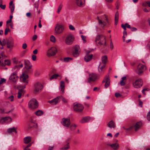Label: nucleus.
<instances>
[{
	"instance_id": "nucleus-1",
	"label": "nucleus",
	"mask_w": 150,
	"mask_h": 150,
	"mask_svg": "<svg viewBox=\"0 0 150 150\" xmlns=\"http://www.w3.org/2000/svg\"><path fill=\"white\" fill-rule=\"evenodd\" d=\"M25 67L26 69L25 71L26 73L23 72V73L21 76L20 77L21 80L23 82L25 83L27 85L28 83V80H27L28 78V75L26 74L28 73L29 71V69H30L32 67V65L30 64L29 62H25Z\"/></svg>"
},
{
	"instance_id": "nucleus-2",
	"label": "nucleus",
	"mask_w": 150,
	"mask_h": 150,
	"mask_svg": "<svg viewBox=\"0 0 150 150\" xmlns=\"http://www.w3.org/2000/svg\"><path fill=\"white\" fill-rule=\"evenodd\" d=\"M97 19L98 23L101 26L103 27L104 26L109 23L108 18L106 16L101 12L98 13Z\"/></svg>"
},
{
	"instance_id": "nucleus-3",
	"label": "nucleus",
	"mask_w": 150,
	"mask_h": 150,
	"mask_svg": "<svg viewBox=\"0 0 150 150\" xmlns=\"http://www.w3.org/2000/svg\"><path fill=\"white\" fill-rule=\"evenodd\" d=\"M95 42L99 45L103 47L106 46L105 38L103 35H98L96 38Z\"/></svg>"
},
{
	"instance_id": "nucleus-4",
	"label": "nucleus",
	"mask_w": 150,
	"mask_h": 150,
	"mask_svg": "<svg viewBox=\"0 0 150 150\" xmlns=\"http://www.w3.org/2000/svg\"><path fill=\"white\" fill-rule=\"evenodd\" d=\"M142 125V123L141 122H137L135 124L131 125L129 127L126 128L124 127L122 128L126 130L127 131H133L134 130L135 131L138 130L140 127Z\"/></svg>"
},
{
	"instance_id": "nucleus-5",
	"label": "nucleus",
	"mask_w": 150,
	"mask_h": 150,
	"mask_svg": "<svg viewBox=\"0 0 150 150\" xmlns=\"http://www.w3.org/2000/svg\"><path fill=\"white\" fill-rule=\"evenodd\" d=\"M34 91L35 93H38L40 92L43 89L42 84L39 82H37L34 84Z\"/></svg>"
},
{
	"instance_id": "nucleus-6",
	"label": "nucleus",
	"mask_w": 150,
	"mask_h": 150,
	"mask_svg": "<svg viewBox=\"0 0 150 150\" xmlns=\"http://www.w3.org/2000/svg\"><path fill=\"white\" fill-rule=\"evenodd\" d=\"M64 29L63 25L61 24H57L55 27L54 32L57 34H60L63 32Z\"/></svg>"
},
{
	"instance_id": "nucleus-7",
	"label": "nucleus",
	"mask_w": 150,
	"mask_h": 150,
	"mask_svg": "<svg viewBox=\"0 0 150 150\" xmlns=\"http://www.w3.org/2000/svg\"><path fill=\"white\" fill-rule=\"evenodd\" d=\"M38 106V103L36 99H32L29 102L28 106L31 109L36 108Z\"/></svg>"
},
{
	"instance_id": "nucleus-8",
	"label": "nucleus",
	"mask_w": 150,
	"mask_h": 150,
	"mask_svg": "<svg viewBox=\"0 0 150 150\" xmlns=\"http://www.w3.org/2000/svg\"><path fill=\"white\" fill-rule=\"evenodd\" d=\"M57 52L56 47H52L49 49L47 52V55L48 57H51L54 55Z\"/></svg>"
},
{
	"instance_id": "nucleus-9",
	"label": "nucleus",
	"mask_w": 150,
	"mask_h": 150,
	"mask_svg": "<svg viewBox=\"0 0 150 150\" xmlns=\"http://www.w3.org/2000/svg\"><path fill=\"white\" fill-rule=\"evenodd\" d=\"M83 106L81 104L77 103L74 105V109L76 112H81L83 111Z\"/></svg>"
},
{
	"instance_id": "nucleus-10",
	"label": "nucleus",
	"mask_w": 150,
	"mask_h": 150,
	"mask_svg": "<svg viewBox=\"0 0 150 150\" xmlns=\"http://www.w3.org/2000/svg\"><path fill=\"white\" fill-rule=\"evenodd\" d=\"M74 40V36L71 34L67 36L65 40L66 43L68 45L72 44Z\"/></svg>"
},
{
	"instance_id": "nucleus-11",
	"label": "nucleus",
	"mask_w": 150,
	"mask_h": 150,
	"mask_svg": "<svg viewBox=\"0 0 150 150\" xmlns=\"http://www.w3.org/2000/svg\"><path fill=\"white\" fill-rule=\"evenodd\" d=\"M73 50L72 55L74 57H78L80 52V48L77 45H75L73 47Z\"/></svg>"
},
{
	"instance_id": "nucleus-12",
	"label": "nucleus",
	"mask_w": 150,
	"mask_h": 150,
	"mask_svg": "<svg viewBox=\"0 0 150 150\" xmlns=\"http://www.w3.org/2000/svg\"><path fill=\"white\" fill-rule=\"evenodd\" d=\"M143 84V82L142 80L139 79L133 83V86L135 88H139L142 86Z\"/></svg>"
},
{
	"instance_id": "nucleus-13",
	"label": "nucleus",
	"mask_w": 150,
	"mask_h": 150,
	"mask_svg": "<svg viewBox=\"0 0 150 150\" xmlns=\"http://www.w3.org/2000/svg\"><path fill=\"white\" fill-rule=\"evenodd\" d=\"M97 75L96 74L92 73L90 74L87 79V81L88 83H90L91 82H94L97 79Z\"/></svg>"
},
{
	"instance_id": "nucleus-14",
	"label": "nucleus",
	"mask_w": 150,
	"mask_h": 150,
	"mask_svg": "<svg viewBox=\"0 0 150 150\" xmlns=\"http://www.w3.org/2000/svg\"><path fill=\"white\" fill-rule=\"evenodd\" d=\"M7 47L8 49H12L14 46V40L11 37L9 38L6 42Z\"/></svg>"
},
{
	"instance_id": "nucleus-15",
	"label": "nucleus",
	"mask_w": 150,
	"mask_h": 150,
	"mask_svg": "<svg viewBox=\"0 0 150 150\" xmlns=\"http://www.w3.org/2000/svg\"><path fill=\"white\" fill-rule=\"evenodd\" d=\"M62 123L64 126L69 127L70 125V120L69 118H64L62 119Z\"/></svg>"
},
{
	"instance_id": "nucleus-16",
	"label": "nucleus",
	"mask_w": 150,
	"mask_h": 150,
	"mask_svg": "<svg viewBox=\"0 0 150 150\" xmlns=\"http://www.w3.org/2000/svg\"><path fill=\"white\" fill-rule=\"evenodd\" d=\"M145 66L142 64H139L137 67L136 72L139 75L142 74L144 72V69Z\"/></svg>"
},
{
	"instance_id": "nucleus-17",
	"label": "nucleus",
	"mask_w": 150,
	"mask_h": 150,
	"mask_svg": "<svg viewBox=\"0 0 150 150\" xmlns=\"http://www.w3.org/2000/svg\"><path fill=\"white\" fill-rule=\"evenodd\" d=\"M61 97H62V96L57 97L52 100L48 101V102L52 105H55L60 101V100L61 99Z\"/></svg>"
},
{
	"instance_id": "nucleus-18",
	"label": "nucleus",
	"mask_w": 150,
	"mask_h": 150,
	"mask_svg": "<svg viewBox=\"0 0 150 150\" xmlns=\"http://www.w3.org/2000/svg\"><path fill=\"white\" fill-rule=\"evenodd\" d=\"M102 83H105V87L106 88H108L110 85V80L108 75L106 76L104 78L102 81Z\"/></svg>"
},
{
	"instance_id": "nucleus-19",
	"label": "nucleus",
	"mask_w": 150,
	"mask_h": 150,
	"mask_svg": "<svg viewBox=\"0 0 150 150\" xmlns=\"http://www.w3.org/2000/svg\"><path fill=\"white\" fill-rule=\"evenodd\" d=\"M76 5L79 7H83L85 5V0H75Z\"/></svg>"
},
{
	"instance_id": "nucleus-20",
	"label": "nucleus",
	"mask_w": 150,
	"mask_h": 150,
	"mask_svg": "<svg viewBox=\"0 0 150 150\" xmlns=\"http://www.w3.org/2000/svg\"><path fill=\"white\" fill-rule=\"evenodd\" d=\"M105 66V64L103 63H100L98 67V70L100 73H102L104 71Z\"/></svg>"
},
{
	"instance_id": "nucleus-21",
	"label": "nucleus",
	"mask_w": 150,
	"mask_h": 150,
	"mask_svg": "<svg viewBox=\"0 0 150 150\" xmlns=\"http://www.w3.org/2000/svg\"><path fill=\"white\" fill-rule=\"evenodd\" d=\"M18 77V76L17 75L16 73L15 72H14L11 74L9 79L10 80H11L15 82L17 80Z\"/></svg>"
},
{
	"instance_id": "nucleus-22",
	"label": "nucleus",
	"mask_w": 150,
	"mask_h": 150,
	"mask_svg": "<svg viewBox=\"0 0 150 150\" xmlns=\"http://www.w3.org/2000/svg\"><path fill=\"white\" fill-rule=\"evenodd\" d=\"M70 148L69 143L67 141H65L63 144V146L60 148L62 150H66L69 149Z\"/></svg>"
},
{
	"instance_id": "nucleus-23",
	"label": "nucleus",
	"mask_w": 150,
	"mask_h": 150,
	"mask_svg": "<svg viewBox=\"0 0 150 150\" xmlns=\"http://www.w3.org/2000/svg\"><path fill=\"white\" fill-rule=\"evenodd\" d=\"M107 145L110 146V147L114 150H117L119 148V146L118 144L117 143L112 144H107Z\"/></svg>"
},
{
	"instance_id": "nucleus-24",
	"label": "nucleus",
	"mask_w": 150,
	"mask_h": 150,
	"mask_svg": "<svg viewBox=\"0 0 150 150\" xmlns=\"http://www.w3.org/2000/svg\"><path fill=\"white\" fill-rule=\"evenodd\" d=\"M93 56V55L92 54L89 55L86 54L84 58V60L86 62H88L92 59Z\"/></svg>"
},
{
	"instance_id": "nucleus-25",
	"label": "nucleus",
	"mask_w": 150,
	"mask_h": 150,
	"mask_svg": "<svg viewBox=\"0 0 150 150\" xmlns=\"http://www.w3.org/2000/svg\"><path fill=\"white\" fill-rule=\"evenodd\" d=\"M17 129V127H13L9 128L7 130V132L9 134L14 133L15 134H16L17 133L16 131Z\"/></svg>"
},
{
	"instance_id": "nucleus-26",
	"label": "nucleus",
	"mask_w": 150,
	"mask_h": 150,
	"mask_svg": "<svg viewBox=\"0 0 150 150\" xmlns=\"http://www.w3.org/2000/svg\"><path fill=\"white\" fill-rule=\"evenodd\" d=\"M91 117H83L80 121L81 123H83L85 122H88L90 120Z\"/></svg>"
},
{
	"instance_id": "nucleus-27",
	"label": "nucleus",
	"mask_w": 150,
	"mask_h": 150,
	"mask_svg": "<svg viewBox=\"0 0 150 150\" xmlns=\"http://www.w3.org/2000/svg\"><path fill=\"white\" fill-rule=\"evenodd\" d=\"M25 88V86H23L22 87V89H20L19 90L18 92V96L17 98H21L22 95V94H24L23 93V89Z\"/></svg>"
},
{
	"instance_id": "nucleus-28",
	"label": "nucleus",
	"mask_w": 150,
	"mask_h": 150,
	"mask_svg": "<svg viewBox=\"0 0 150 150\" xmlns=\"http://www.w3.org/2000/svg\"><path fill=\"white\" fill-rule=\"evenodd\" d=\"M107 126L110 128H114L115 127V123L112 120L109 122L107 124Z\"/></svg>"
},
{
	"instance_id": "nucleus-29",
	"label": "nucleus",
	"mask_w": 150,
	"mask_h": 150,
	"mask_svg": "<svg viewBox=\"0 0 150 150\" xmlns=\"http://www.w3.org/2000/svg\"><path fill=\"white\" fill-rule=\"evenodd\" d=\"M119 18V13L118 11H117L116 13L115 18V23L114 24L115 25H116L118 22Z\"/></svg>"
},
{
	"instance_id": "nucleus-30",
	"label": "nucleus",
	"mask_w": 150,
	"mask_h": 150,
	"mask_svg": "<svg viewBox=\"0 0 150 150\" xmlns=\"http://www.w3.org/2000/svg\"><path fill=\"white\" fill-rule=\"evenodd\" d=\"M64 86L65 84L64 82L62 81H61L60 82V85L59 88L60 90V91H62V93H64Z\"/></svg>"
},
{
	"instance_id": "nucleus-31",
	"label": "nucleus",
	"mask_w": 150,
	"mask_h": 150,
	"mask_svg": "<svg viewBox=\"0 0 150 150\" xmlns=\"http://www.w3.org/2000/svg\"><path fill=\"white\" fill-rule=\"evenodd\" d=\"M126 76H124L121 78V80L120 81V84L122 86H124L126 83Z\"/></svg>"
},
{
	"instance_id": "nucleus-32",
	"label": "nucleus",
	"mask_w": 150,
	"mask_h": 150,
	"mask_svg": "<svg viewBox=\"0 0 150 150\" xmlns=\"http://www.w3.org/2000/svg\"><path fill=\"white\" fill-rule=\"evenodd\" d=\"M31 138L30 137H27L24 139V142L25 144H28L30 142Z\"/></svg>"
},
{
	"instance_id": "nucleus-33",
	"label": "nucleus",
	"mask_w": 150,
	"mask_h": 150,
	"mask_svg": "<svg viewBox=\"0 0 150 150\" xmlns=\"http://www.w3.org/2000/svg\"><path fill=\"white\" fill-rule=\"evenodd\" d=\"M102 62L101 63H103L105 64L107 61V57L106 56H104L102 57Z\"/></svg>"
},
{
	"instance_id": "nucleus-34",
	"label": "nucleus",
	"mask_w": 150,
	"mask_h": 150,
	"mask_svg": "<svg viewBox=\"0 0 150 150\" xmlns=\"http://www.w3.org/2000/svg\"><path fill=\"white\" fill-rule=\"evenodd\" d=\"M35 114L37 116H40L43 115V112L42 110H38L35 112Z\"/></svg>"
},
{
	"instance_id": "nucleus-35",
	"label": "nucleus",
	"mask_w": 150,
	"mask_h": 150,
	"mask_svg": "<svg viewBox=\"0 0 150 150\" xmlns=\"http://www.w3.org/2000/svg\"><path fill=\"white\" fill-rule=\"evenodd\" d=\"M76 127V125L75 124H72L71 125L70 124V125L69 127L70 130L72 131L75 130Z\"/></svg>"
},
{
	"instance_id": "nucleus-36",
	"label": "nucleus",
	"mask_w": 150,
	"mask_h": 150,
	"mask_svg": "<svg viewBox=\"0 0 150 150\" xmlns=\"http://www.w3.org/2000/svg\"><path fill=\"white\" fill-rule=\"evenodd\" d=\"M142 5L144 6H148L149 7H150V1H148L144 2L143 3Z\"/></svg>"
},
{
	"instance_id": "nucleus-37",
	"label": "nucleus",
	"mask_w": 150,
	"mask_h": 150,
	"mask_svg": "<svg viewBox=\"0 0 150 150\" xmlns=\"http://www.w3.org/2000/svg\"><path fill=\"white\" fill-rule=\"evenodd\" d=\"M59 76V75L58 74H54L50 77V80H51L54 79H56Z\"/></svg>"
},
{
	"instance_id": "nucleus-38",
	"label": "nucleus",
	"mask_w": 150,
	"mask_h": 150,
	"mask_svg": "<svg viewBox=\"0 0 150 150\" xmlns=\"http://www.w3.org/2000/svg\"><path fill=\"white\" fill-rule=\"evenodd\" d=\"M4 118H6V119H4L5 120L6 123H7L8 122H10L11 121V118L9 117H4Z\"/></svg>"
},
{
	"instance_id": "nucleus-39",
	"label": "nucleus",
	"mask_w": 150,
	"mask_h": 150,
	"mask_svg": "<svg viewBox=\"0 0 150 150\" xmlns=\"http://www.w3.org/2000/svg\"><path fill=\"white\" fill-rule=\"evenodd\" d=\"M23 67V64L22 63H20V64H17L14 67V69H19L20 68H22Z\"/></svg>"
},
{
	"instance_id": "nucleus-40",
	"label": "nucleus",
	"mask_w": 150,
	"mask_h": 150,
	"mask_svg": "<svg viewBox=\"0 0 150 150\" xmlns=\"http://www.w3.org/2000/svg\"><path fill=\"white\" fill-rule=\"evenodd\" d=\"M50 41L53 42H56V38L53 35H52L50 37Z\"/></svg>"
},
{
	"instance_id": "nucleus-41",
	"label": "nucleus",
	"mask_w": 150,
	"mask_h": 150,
	"mask_svg": "<svg viewBox=\"0 0 150 150\" xmlns=\"http://www.w3.org/2000/svg\"><path fill=\"white\" fill-rule=\"evenodd\" d=\"M9 8L11 10V11L12 14L14 9L15 6L14 5H13L12 6H9Z\"/></svg>"
},
{
	"instance_id": "nucleus-42",
	"label": "nucleus",
	"mask_w": 150,
	"mask_h": 150,
	"mask_svg": "<svg viewBox=\"0 0 150 150\" xmlns=\"http://www.w3.org/2000/svg\"><path fill=\"white\" fill-rule=\"evenodd\" d=\"M8 99L11 102H12L14 100V97L13 96V95L11 96H9L8 97Z\"/></svg>"
},
{
	"instance_id": "nucleus-43",
	"label": "nucleus",
	"mask_w": 150,
	"mask_h": 150,
	"mask_svg": "<svg viewBox=\"0 0 150 150\" xmlns=\"http://www.w3.org/2000/svg\"><path fill=\"white\" fill-rule=\"evenodd\" d=\"M72 59V58L70 57H66L64 59V61L66 62H69L70 60H71Z\"/></svg>"
},
{
	"instance_id": "nucleus-44",
	"label": "nucleus",
	"mask_w": 150,
	"mask_h": 150,
	"mask_svg": "<svg viewBox=\"0 0 150 150\" xmlns=\"http://www.w3.org/2000/svg\"><path fill=\"white\" fill-rule=\"evenodd\" d=\"M62 4H60L58 8L57 9V13H59L61 10L62 8Z\"/></svg>"
},
{
	"instance_id": "nucleus-45",
	"label": "nucleus",
	"mask_w": 150,
	"mask_h": 150,
	"mask_svg": "<svg viewBox=\"0 0 150 150\" xmlns=\"http://www.w3.org/2000/svg\"><path fill=\"white\" fill-rule=\"evenodd\" d=\"M81 37L82 38V39L83 40V42L84 43H85L86 42V37L85 36H84L83 35H81Z\"/></svg>"
},
{
	"instance_id": "nucleus-46",
	"label": "nucleus",
	"mask_w": 150,
	"mask_h": 150,
	"mask_svg": "<svg viewBox=\"0 0 150 150\" xmlns=\"http://www.w3.org/2000/svg\"><path fill=\"white\" fill-rule=\"evenodd\" d=\"M10 31V30L8 28H6L5 30L4 34L5 35H6L8 32Z\"/></svg>"
},
{
	"instance_id": "nucleus-47",
	"label": "nucleus",
	"mask_w": 150,
	"mask_h": 150,
	"mask_svg": "<svg viewBox=\"0 0 150 150\" xmlns=\"http://www.w3.org/2000/svg\"><path fill=\"white\" fill-rule=\"evenodd\" d=\"M10 62L9 60H6L4 61V64L5 65H9L10 64Z\"/></svg>"
},
{
	"instance_id": "nucleus-48",
	"label": "nucleus",
	"mask_w": 150,
	"mask_h": 150,
	"mask_svg": "<svg viewBox=\"0 0 150 150\" xmlns=\"http://www.w3.org/2000/svg\"><path fill=\"white\" fill-rule=\"evenodd\" d=\"M6 118H4V117L0 119V122L1 124H4V123H6L5 121V120H4V119H6Z\"/></svg>"
},
{
	"instance_id": "nucleus-49",
	"label": "nucleus",
	"mask_w": 150,
	"mask_h": 150,
	"mask_svg": "<svg viewBox=\"0 0 150 150\" xmlns=\"http://www.w3.org/2000/svg\"><path fill=\"white\" fill-rule=\"evenodd\" d=\"M6 80L4 78H1L0 80V85H1L3 83L5 82Z\"/></svg>"
},
{
	"instance_id": "nucleus-50",
	"label": "nucleus",
	"mask_w": 150,
	"mask_h": 150,
	"mask_svg": "<svg viewBox=\"0 0 150 150\" xmlns=\"http://www.w3.org/2000/svg\"><path fill=\"white\" fill-rule=\"evenodd\" d=\"M110 48L111 50H112L114 48V46L111 40L110 43Z\"/></svg>"
},
{
	"instance_id": "nucleus-51",
	"label": "nucleus",
	"mask_w": 150,
	"mask_h": 150,
	"mask_svg": "<svg viewBox=\"0 0 150 150\" xmlns=\"http://www.w3.org/2000/svg\"><path fill=\"white\" fill-rule=\"evenodd\" d=\"M69 28L70 30H75L74 27L71 25H69Z\"/></svg>"
},
{
	"instance_id": "nucleus-52",
	"label": "nucleus",
	"mask_w": 150,
	"mask_h": 150,
	"mask_svg": "<svg viewBox=\"0 0 150 150\" xmlns=\"http://www.w3.org/2000/svg\"><path fill=\"white\" fill-rule=\"evenodd\" d=\"M61 99H62V101L65 103H67V100L65 98H64L62 96L61 97Z\"/></svg>"
},
{
	"instance_id": "nucleus-53",
	"label": "nucleus",
	"mask_w": 150,
	"mask_h": 150,
	"mask_svg": "<svg viewBox=\"0 0 150 150\" xmlns=\"http://www.w3.org/2000/svg\"><path fill=\"white\" fill-rule=\"evenodd\" d=\"M27 45L26 43H23L22 45V48L23 49H25L27 47Z\"/></svg>"
},
{
	"instance_id": "nucleus-54",
	"label": "nucleus",
	"mask_w": 150,
	"mask_h": 150,
	"mask_svg": "<svg viewBox=\"0 0 150 150\" xmlns=\"http://www.w3.org/2000/svg\"><path fill=\"white\" fill-rule=\"evenodd\" d=\"M147 118L149 121H150V111L147 114Z\"/></svg>"
},
{
	"instance_id": "nucleus-55",
	"label": "nucleus",
	"mask_w": 150,
	"mask_h": 150,
	"mask_svg": "<svg viewBox=\"0 0 150 150\" xmlns=\"http://www.w3.org/2000/svg\"><path fill=\"white\" fill-rule=\"evenodd\" d=\"M127 34L126 31H123V38H125V37H126L127 35Z\"/></svg>"
},
{
	"instance_id": "nucleus-56",
	"label": "nucleus",
	"mask_w": 150,
	"mask_h": 150,
	"mask_svg": "<svg viewBox=\"0 0 150 150\" xmlns=\"http://www.w3.org/2000/svg\"><path fill=\"white\" fill-rule=\"evenodd\" d=\"M0 7L1 9H5L6 8V5H2V4H0Z\"/></svg>"
},
{
	"instance_id": "nucleus-57",
	"label": "nucleus",
	"mask_w": 150,
	"mask_h": 150,
	"mask_svg": "<svg viewBox=\"0 0 150 150\" xmlns=\"http://www.w3.org/2000/svg\"><path fill=\"white\" fill-rule=\"evenodd\" d=\"M32 59L33 61H35L36 59V56L34 55H32Z\"/></svg>"
},
{
	"instance_id": "nucleus-58",
	"label": "nucleus",
	"mask_w": 150,
	"mask_h": 150,
	"mask_svg": "<svg viewBox=\"0 0 150 150\" xmlns=\"http://www.w3.org/2000/svg\"><path fill=\"white\" fill-rule=\"evenodd\" d=\"M139 105L141 107H142V102L140 100H139Z\"/></svg>"
},
{
	"instance_id": "nucleus-59",
	"label": "nucleus",
	"mask_w": 150,
	"mask_h": 150,
	"mask_svg": "<svg viewBox=\"0 0 150 150\" xmlns=\"http://www.w3.org/2000/svg\"><path fill=\"white\" fill-rule=\"evenodd\" d=\"M130 29L131 30V31H135L137 30V28L134 27H131Z\"/></svg>"
},
{
	"instance_id": "nucleus-60",
	"label": "nucleus",
	"mask_w": 150,
	"mask_h": 150,
	"mask_svg": "<svg viewBox=\"0 0 150 150\" xmlns=\"http://www.w3.org/2000/svg\"><path fill=\"white\" fill-rule=\"evenodd\" d=\"M37 38V36L36 35H34L32 39L34 41Z\"/></svg>"
},
{
	"instance_id": "nucleus-61",
	"label": "nucleus",
	"mask_w": 150,
	"mask_h": 150,
	"mask_svg": "<svg viewBox=\"0 0 150 150\" xmlns=\"http://www.w3.org/2000/svg\"><path fill=\"white\" fill-rule=\"evenodd\" d=\"M121 96V94H120L119 93H116L115 94V96L116 97H120Z\"/></svg>"
},
{
	"instance_id": "nucleus-62",
	"label": "nucleus",
	"mask_w": 150,
	"mask_h": 150,
	"mask_svg": "<svg viewBox=\"0 0 150 150\" xmlns=\"http://www.w3.org/2000/svg\"><path fill=\"white\" fill-rule=\"evenodd\" d=\"M125 25L126 27L129 28H130V29L131 28V27L130 25H129V24H128V23H125Z\"/></svg>"
},
{
	"instance_id": "nucleus-63",
	"label": "nucleus",
	"mask_w": 150,
	"mask_h": 150,
	"mask_svg": "<svg viewBox=\"0 0 150 150\" xmlns=\"http://www.w3.org/2000/svg\"><path fill=\"white\" fill-rule=\"evenodd\" d=\"M147 47L150 50V41L148 42L147 45Z\"/></svg>"
},
{
	"instance_id": "nucleus-64",
	"label": "nucleus",
	"mask_w": 150,
	"mask_h": 150,
	"mask_svg": "<svg viewBox=\"0 0 150 150\" xmlns=\"http://www.w3.org/2000/svg\"><path fill=\"white\" fill-rule=\"evenodd\" d=\"M54 148V146H49L48 147V150H53Z\"/></svg>"
}]
</instances>
